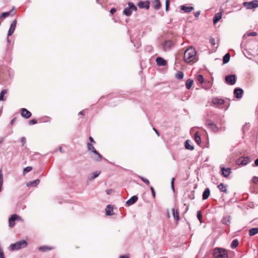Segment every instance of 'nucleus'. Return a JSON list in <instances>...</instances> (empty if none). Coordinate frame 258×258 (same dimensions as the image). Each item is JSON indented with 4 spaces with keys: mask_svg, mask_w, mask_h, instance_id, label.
<instances>
[{
    "mask_svg": "<svg viewBox=\"0 0 258 258\" xmlns=\"http://www.w3.org/2000/svg\"><path fill=\"white\" fill-rule=\"evenodd\" d=\"M196 54L197 51L196 49L192 47H190L184 52V60L186 62H190L193 61L196 56Z\"/></svg>",
    "mask_w": 258,
    "mask_h": 258,
    "instance_id": "f257e3e1",
    "label": "nucleus"
},
{
    "mask_svg": "<svg viewBox=\"0 0 258 258\" xmlns=\"http://www.w3.org/2000/svg\"><path fill=\"white\" fill-rule=\"evenodd\" d=\"M214 258H228V254L226 249L221 247H216L213 250Z\"/></svg>",
    "mask_w": 258,
    "mask_h": 258,
    "instance_id": "f03ea898",
    "label": "nucleus"
},
{
    "mask_svg": "<svg viewBox=\"0 0 258 258\" xmlns=\"http://www.w3.org/2000/svg\"><path fill=\"white\" fill-rule=\"evenodd\" d=\"M27 242L25 240H21L15 243L11 244L10 246L12 250H17L26 247L27 245Z\"/></svg>",
    "mask_w": 258,
    "mask_h": 258,
    "instance_id": "7ed1b4c3",
    "label": "nucleus"
},
{
    "mask_svg": "<svg viewBox=\"0 0 258 258\" xmlns=\"http://www.w3.org/2000/svg\"><path fill=\"white\" fill-rule=\"evenodd\" d=\"M205 124L207 128L211 131V132L216 133H218L220 128H219L216 124H215L212 120L207 119L206 121Z\"/></svg>",
    "mask_w": 258,
    "mask_h": 258,
    "instance_id": "20e7f679",
    "label": "nucleus"
},
{
    "mask_svg": "<svg viewBox=\"0 0 258 258\" xmlns=\"http://www.w3.org/2000/svg\"><path fill=\"white\" fill-rule=\"evenodd\" d=\"M16 220L23 221L22 218L20 216L16 214L12 215L9 219V227L11 228L14 227L15 225V221Z\"/></svg>",
    "mask_w": 258,
    "mask_h": 258,
    "instance_id": "39448f33",
    "label": "nucleus"
},
{
    "mask_svg": "<svg viewBox=\"0 0 258 258\" xmlns=\"http://www.w3.org/2000/svg\"><path fill=\"white\" fill-rule=\"evenodd\" d=\"M243 5L249 10L255 9L258 7V0H253L251 2H245Z\"/></svg>",
    "mask_w": 258,
    "mask_h": 258,
    "instance_id": "423d86ee",
    "label": "nucleus"
},
{
    "mask_svg": "<svg viewBox=\"0 0 258 258\" xmlns=\"http://www.w3.org/2000/svg\"><path fill=\"white\" fill-rule=\"evenodd\" d=\"M250 161L248 157H241L236 160V164L239 166H244L249 163Z\"/></svg>",
    "mask_w": 258,
    "mask_h": 258,
    "instance_id": "0eeeda50",
    "label": "nucleus"
},
{
    "mask_svg": "<svg viewBox=\"0 0 258 258\" xmlns=\"http://www.w3.org/2000/svg\"><path fill=\"white\" fill-rule=\"evenodd\" d=\"M225 82L229 85H233L236 81V76L235 75H228L225 78Z\"/></svg>",
    "mask_w": 258,
    "mask_h": 258,
    "instance_id": "6e6552de",
    "label": "nucleus"
},
{
    "mask_svg": "<svg viewBox=\"0 0 258 258\" xmlns=\"http://www.w3.org/2000/svg\"><path fill=\"white\" fill-rule=\"evenodd\" d=\"M16 12V10L15 7H13L10 11L3 13L0 15V19L5 18L9 16H13Z\"/></svg>",
    "mask_w": 258,
    "mask_h": 258,
    "instance_id": "1a4fd4ad",
    "label": "nucleus"
},
{
    "mask_svg": "<svg viewBox=\"0 0 258 258\" xmlns=\"http://www.w3.org/2000/svg\"><path fill=\"white\" fill-rule=\"evenodd\" d=\"M150 2L149 1H140L138 3L137 6L140 9H146L148 10L150 8Z\"/></svg>",
    "mask_w": 258,
    "mask_h": 258,
    "instance_id": "9d476101",
    "label": "nucleus"
},
{
    "mask_svg": "<svg viewBox=\"0 0 258 258\" xmlns=\"http://www.w3.org/2000/svg\"><path fill=\"white\" fill-rule=\"evenodd\" d=\"M21 116L26 119L29 118L31 115V112L25 108H22L20 109Z\"/></svg>",
    "mask_w": 258,
    "mask_h": 258,
    "instance_id": "9b49d317",
    "label": "nucleus"
},
{
    "mask_svg": "<svg viewBox=\"0 0 258 258\" xmlns=\"http://www.w3.org/2000/svg\"><path fill=\"white\" fill-rule=\"evenodd\" d=\"M233 94L235 98L240 99L242 97L243 90L240 88H235L234 90Z\"/></svg>",
    "mask_w": 258,
    "mask_h": 258,
    "instance_id": "f8f14e48",
    "label": "nucleus"
},
{
    "mask_svg": "<svg viewBox=\"0 0 258 258\" xmlns=\"http://www.w3.org/2000/svg\"><path fill=\"white\" fill-rule=\"evenodd\" d=\"M17 22V20L15 19L13 21V22L11 24L10 28L8 32V34H7L8 37L11 36L14 32L16 27Z\"/></svg>",
    "mask_w": 258,
    "mask_h": 258,
    "instance_id": "ddd939ff",
    "label": "nucleus"
},
{
    "mask_svg": "<svg viewBox=\"0 0 258 258\" xmlns=\"http://www.w3.org/2000/svg\"><path fill=\"white\" fill-rule=\"evenodd\" d=\"M173 45V42L171 40H167L163 44V50L165 51H169Z\"/></svg>",
    "mask_w": 258,
    "mask_h": 258,
    "instance_id": "4468645a",
    "label": "nucleus"
},
{
    "mask_svg": "<svg viewBox=\"0 0 258 258\" xmlns=\"http://www.w3.org/2000/svg\"><path fill=\"white\" fill-rule=\"evenodd\" d=\"M231 221V217L229 215H225L223 217L221 223L225 225L229 226Z\"/></svg>",
    "mask_w": 258,
    "mask_h": 258,
    "instance_id": "2eb2a0df",
    "label": "nucleus"
},
{
    "mask_svg": "<svg viewBox=\"0 0 258 258\" xmlns=\"http://www.w3.org/2000/svg\"><path fill=\"white\" fill-rule=\"evenodd\" d=\"M221 171L222 176L224 177H228L231 173V169L230 168L221 167Z\"/></svg>",
    "mask_w": 258,
    "mask_h": 258,
    "instance_id": "dca6fc26",
    "label": "nucleus"
},
{
    "mask_svg": "<svg viewBox=\"0 0 258 258\" xmlns=\"http://www.w3.org/2000/svg\"><path fill=\"white\" fill-rule=\"evenodd\" d=\"M157 65L160 67H164L167 64V61L161 57H157L156 59Z\"/></svg>",
    "mask_w": 258,
    "mask_h": 258,
    "instance_id": "f3484780",
    "label": "nucleus"
},
{
    "mask_svg": "<svg viewBox=\"0 0 258 258\" xmlns=\"http://www.w3.org/2000/svg\"><path fill=\"white\" fill-rule=\"evenodd\" d=\"M138 199L137 196H133L130 199H128L125 203L126 206H130L135 204Z\"/></svg>",
    "mask_w": 258,
    "mask_h": 258,
    "instance_id": "a211bd4d",
    "label": "nucleus"
},
{
    "mask_svg": "<svg viewBox=\"0 0 258 258\" xmlns=\"http://www.w3.org/2000/svg\"><path fill=\"white\" fill-rule=\"evenodd\" d=\"M180 9L181 11L186 13H189L194 9L193 7L187 6L186 5H181L180 7Z\"/></svg>",
    "mask_w": 258,
    "mask_h": 258,
    "instance_id": "6ab92c4d",
    "label": "nucleus"
},
{
    "mask_svg": "<svg viewBox=\"0 0 258 258\" xmlns=\"http://www.w3.org/2000/svg\"><path fill=\"white\" fill-rule=\"evenodd\" d=\"M212 102L215 105H223L224 104L225 101L222 99H219L215 97L212 99Z\"/></svg>",
    "mask_w": 258,
    "mask_h": 258,
    "instance_id": "aec40b11",
    "label": "nucleus"
},
{
    "mask_svg": "<svg viewBox=\"0 0 258 258\" xmlns=\"http://www.w3.org/2000/svg\"><path fill=\"white\" fill-rule=\"evenodd\" d=\"M222 12H218L215 15L213 19L214 24H216L222 18Z\"/></svg>",
    "mask_w": 258,
    "mask_h": 258,
    "instance_id": "412c9836",
    "label": "nucleus"
},
{
    "mask_svg": "<svg viewBox=\"0 0 258 258\" xmlns=\"http://www.w3.org/2000/svg\"><path fill=\"white\" fill-rule=\"evenodd\" d=\"M194 140L196 143L198 145H200L201 144V138L200 136V132L197 131L196 132V133L194 135Z\"/></svg>",
    "mask_w": 258,
    "mask_h": 258,
    "instance_id": "4be33fe9",
    "label": "nucleus"
},
{
    "mask_svg": "<svg viewBox=\"0 0 258 258\" xmlns=\"http://www.w3.org/2000/svg\"><path fill=\"white\" fill-rule=\"evenodd\" d=\"M106 214L107 216H111L113 214V208L110 205H108L105 208Z\"/></svg>",
    "mask_w": 258,
    "mask_h": 258,
    "instance_id": "5701e85b",
    "label": "nucleus"
},
{
    "mask_svg": "<svg viewBox=\"0 0 258 258\" xmlns=\"http://www.w3.org/2000/svg\"><path fill=\"white\" fill-rule=\"evenodd\" d=\"M40 181L39 179H37L28 182L26 185L28 187H35L40 183Z\"/></svg>",
    "mask_w": 258,
    "mask_h": 258,
    "instance_id": "b1692460",
    "label": "nucleus"
},
{
    "mask_svg": "<svg viewBox=\"0 0 258 258\" xmlns=\"http://www.w3.org/2000/svg\"><path fill=\"white\" fill-rule=\"evenodd\" d=\"M152 4L153 8L156 10H159L161 7V4L160 0H153Z\"/></svg>",
    "mask_w": 258,
    "mask_h": 258,
    "instance_id": "393cba45",
    "label": "nucleus"
},
{
    "mask_svg": "<svg viewBox=\"0 0 258 258\" xmlns=\"http://www.w3.org/2000/svg\"><path fill=\"white\" fill-rule=\"evenodd\" d=\"M210 195V190L209 188H206L202 195V199L203 200H206L209 197Z\"/></svg>",
    "mask_w": 258,
    "mask_h": 258,
    "instance_id": "a878e982",
    "label": "nucleus"
},
{
    "mask_svg": "<svg viewBox=\"0 0 258 258\" xmlns=\"http://www.w3.org/2000/svg\"><path fill=\"white\" fill-rule=\"evenodd\" d=\"M100 172H101L100 171H96L93 172L92 174H90L88 177L87 180L91 181V180H93L94 179H95V178L99 176Z\"/></svg>",
    "mask_w": 258,
    "mask_h": 258,
    "instance_id": "bb28decb",
    "label": "nucleus"
},
{
    "mask_svg": "<svg viewBox=\"0 0 258 258\" xmlns=\"http://www.w3.org/2000/svg\"><path fill=\"white\" fill-rule=\"evenodd\" d=\"M96 156L93 157V159L96 162H100L102 160L103 156L96 150V152L93 153Z\"/></svg>",
    "mask_w": 258,
    "mask_h": 258,
    "instance_id": "cd10ccee",
    "label": "nucleus"
},
{
    "mask_svg": "<svg viewBox=\"0 0 258 258\" xmlns=\"http://www.w3.org/2000/svg\"><path fill=\"white\" fill-rule=\"evenodd\" d=\"M190 141L187 140L184 143V146L186 149L192 151L194 149V146L190 145Z\"/></svg>",
    "mask_w": 258,
    "mask_h": 258,
    "instance_id": "c85d7f7f",
    "label": "nucleus"
},
{
    "mask_svg": "<svg viewBox=\"0 0 258 258\" xmlns=\"http://www.w3.org/2000/svg\"><path fill=\"white\" fill-rule=\"evenodd\" d=\"M257 233H258V227L252 228L249 230L248 234L250 236H254Z\"/></svg>",
    "mask_w": 258,
    "mask_h": 258,
    "instance_id": "c756f323",
    "label": "nucleus"
},
{
    "mask_svg": "<svg viewBox=\"0 0 258 258\" xmlns=\"http://www.w3.org/2000/svg\"><path fill=\"white\" fill-rule=\"evenodd\" d=\"M230 53H226L223 57V59H222L223 63L226 64V63H228L230 60Z\"/></svg>",
    "mask_w": 258,
    "mask_h": 258,
    "instance_id": "7c9ffc66",
    "label": "nucleus"
},
{
    "mask_svg": "<svg viewBox=\"0 0 258 258\" xmlns=\"http://www.w3.org/2000/svg\"><path fill=\"white\" fill-rule=\"evenodd\" d=\"M218 188L221 191H223L225 193L227 192V186L222 183H221L218 185Z\"/></svg>",
    "mask_w": 258,
    "mask_h": 258,
    "instance_id": "2f4dec72",
    "label": "nucleus"
},
{
    "mask_svg": "<svg viewBox=\"0 0 258 258\" xmlns=\"http://www.w3.org/2000/svg\"><path fill=\"white\" fill-rule=\"evenodd\" d=\"M193 83H194L193 80L188 79L186 81V83H185V86H186V88H187V89L189 90L191 88L192 85H193Z\"/></svg>",
    "mask_w": 258,
    "mask_h": 258,
    "instance_id": "473e14b6",
    "label": "nucleus"
},
{
    "mask_svg": "<svg viewBox=\"0 0 258 258\" xmlns=\"http://www.w3.org/2000/svg\"><path fill=\"white\" fill-rule=\"evenodd\" d=\"M172 215H173V216L174 217V218L177 222L179 220V216L178 210H176V211L175 212L174 209H172Z\"/></svg>",
    "mask_w": 258,
    "mask_h": 258,
    "instance_id": "72a5a7b5",
    "label": "nucleus"
},
{
    "mask_svg": "<svg viewBox=\"0 0 258 258\" xmlns=\"http://www.w3.org/2000/svg\"><path fill=\"white\" fill-rule=\"evenodd\" d=\"M87 149L88 151H91L93 153L96 152V150L91 143H87Z\"/></svg>",
    "mask_w": 258,
    "mask_h": 258,
    "instance_id": "f704fd0d",
    "label": "nucleus"
},
{
    "mask_svg": "<svg viewBox=\"0 0 258 258\" xmlns=\"http://www.w3.org/2000/svg\"><path fill=\"white\" fill-rule=\"evenodd\" d=\"M238 244H239V241L237 239H235L232 240V241L231 243L230 247L231 248L234 249L238 245Z\"/></svg>",
    "mask_w": 258,
    "mask_h": 258,
    "instance_id": "c9c22d12",
    "label": "nucleus"
},
{
    "mask_svg": "<svg viewBox=\"0 0 258 258\" xmlns=\"http://www.w3.org/2000/svg\"><path fill=\"white\" fill-rule=\"evenodd\" d=\"M123 14L126 16H130L132 15V12L128 7L125 8L123 11Z\"/></svg>",
    "mask_w": 258,
    "mask_h": 258,
    "instance_id": "e433bc0d",
    "label": "nucleus"
},
{
    "mask_svg": "<svg viewBox=\"0 0 258 258\" xmlns=\"http://www.w3.org/2000/svg\"><path fill=\"white\" fill-rule=\"evenodd\" d=\"M184 77V74L182 72L178 71L175 74V78L178 80H181Z\"/></svg>",
    "mask_w": 258,
    "mask_h": 258,
    "instance_id": "4c0bfd02",
    "label": "nucleus"
},
{
    "mask_svg": "<svg viewBox=\"0 0 258 258\" xmlns=\"http://www.w3.org/2000/svg\"><path fill=\"white\" fill-rule=\"evenodd\" d=\"M188 198L191 200H194L195 198V190H192L190 191L187 195Z\"/></svg>",
    "mask_w": 258,
    "mask_h": 258,
    "instance_id": "58836bf2",
    "label": "nucleus"
},
{
    "mask_svg": "<svg viewBox=\"0 0 258 258\" xmlns=\"http://www.w3.org/2000/svg\"><path fill=\"white\" fill-rule=\"evenodd\" d=\"M256 35L257 33L256 32H247L243 35V38H245L247 36H255Z\"/></svg>",
    "mask_w": 258,
    "mask_h": 258,
    "instance_id": "ea45409f",
    "label": "nucleus"
},
{
    "mask_svg": "<svg viewBox=\"0 0 258 258\" xmlns=\"http://www.w3.org/2000/svg\"><path fill=\"white\" fill-rule=\"evenodd\" d=\"M128 8L133 11H137V7L132 2H129L128 3Z\"/></svg>",
    "mask_w": 258,
    "mask_h": 258,
    "instance_id": "a19ab883",
    "label": "nucleus"
},
{
    "mask_svg": "<svg viewBox=\"0 0 258 258\" xmlns=\"http://www.w3.org/2000/svg\"><path fill=\"white\" fill-rule=\"evenodd\" d=\"M7 91L6 89L3 90L0 93V101H4V95L7 93Z\"/></svg>",
    "mask_w": 258,
    "mask_h": 258,
    "instance_id": "79ce46f5",
    "label": "nucleus"
},
{
    "mask_svg": "<svg viewBox=\"0 0 258 258\" xmlns=\"http://www.w3.org/2000/svg\"><path fill=\"white\" fill-rule=\"evenodd\" d=\"M32 170V167L31 166H27L26 167H25L23 169V175H25L26 174H27V173H28L29 172H30V171H31Z\"/></svg>",
    "mask_w": 258,
    "mask_h": 258,
    "instance_id": "37998d69",
    "label": "nucleus"
},
{
    "mask_svg": "<svg viewBox=\"0 0 258 258\" xmlns=\"http://www.w3.org/2000/svg\"><path fill=\"white\" fill-rule=\"evenodd\" d=\"M7 71L8 72V76H5L2 74L0 75V77L2 78V79L4 80H7L9 77H11V72L9 69H7Z\"/></svg>",
    "mask_w": 258,
    "mask_h": 258,
    "instance_id": "c03bdc74",
    "label": "nucleus"
},
{
    "mask_svg": "<svg viewBox=\"0 0 258 258\" xmlns=\"http://www.w3.org/2000/svg\"><path fill=\"white\" fill-rule=\"evenodd\" d=\"M249 126L250 124L249 123H245V124L243 125L242 130L243 134L244 133L245 131H247L249 129Z\"/></svg>",
    "mask_w": 258,
    "mask_h": 258,
    "instance_id": "a18cd8bd",
    "label": "nucleus"
},
{
    "mask_svg": "<svg viewBox=\"0 0 258 258\" xmlns=\"http://www.w3.org/2000/svg\"><path fill=\"white\" fill-rule=\"evenodd\" d=\"M197 80L200 83L203 84L204 81L203 76L201 74L198 75L197 76Z\"/></svg>",
    "mask_w": 258,
    "mask_h": 258,
    "instance_id": "49530a36",
    "label": "nucleus"
},
{
    "mask_svg": "<svg viewBox=\"0 0 258 258\" xmlns=\"http://www.w3.org/2000/svg\"><path fill=\"white\" fill-rule=\"evenodd\" d=\"M139 177L146 184L149 185L150 184V181L148 179H146L142 176H139Z\"/></svg>",
    "mask_w": 258,
    "mask_h": 258,
    "instance_id": "de8ad7c7",
    "label": "nucleus"
},
{
    "mask_svg": "<svg viewBox=\"0 0 258 258\" xmlns=\"http://www.w3.org/2000/svg\"><path fill=\"white\" fill-rule=\"evenodd\" d=\"M170 5V0H166L165 1V11L166 12L169 11Z\"/></svg>",
    "mask_w": 258,
    "mask_h": 258,
    "instance_id": "09e8293b",
    "label": "nucleus"
},
{
    "mask_svg": "<svg viewBox=\"0 0 258 258\" xmlns=\"http://www.w3.org/2000/svg\"><path fill=\"white\" fill-rule=\"evenodd\" d=\"M197 218L200 222L202 223V215L201 211H198L197 212Z\"/></svg>",
    "mask_w": 258,
    "mask_h": 258,
    "instance_id": "8fccbe9b",
    "label": "nucleus"
},
{
    "mask_svg": "<svg viewBox=\"0 0 258 258\" xmlns=\"http://www.w3.org/2000/svg\"><path fill=\"white\" fill-rule=\"evenodd\" d=\"M39 250H42V251H45V250H47L48 249H50V248L49 247H48V246H40V247H39Z\"/></svg>",
    "mask_w": 258,
    "mask_h": 258,
    "instance_id": "3c124183",
    "label": "nucleus"
},
{
    "mask_svg": "<svg viewBox=\"0 0 258 258\" xmlns=\"http://www.w3.org/2000/svg\"><path fill=\"white\" fill-rule=\"evenodd\" d=\"M20 142L22 143V146H24V145L26 144V140L25 137H22L21 138Z\"/></svg>",
    "mask_w": 258,
    "mask_h": 258,
    "instance_id": "603ef678",
    "label": "nucleus"
},
{
    "mask_svg": "<svg viewBox=\"0 0 258 258\" xmlns=\"http://www.w3.org/2000/svg\"><path fill=\"white\" fill-rule=\"evenodd\" d=\"M37 120L36 119H32L29 121V125H32L37 123Z\"/></svg>",
    "mask_w": 258,
    "mask_h": 258,
    "instance_id": "864d4df0",
    "label": "nucleus"
},
{
    "mask_svg": "<svg viewBox=\"0 0 258 258\" xmlns=\"http://www.w3.org/2000/svg\"><path fill=\"white\" fill-rule=\"evenodd\" d=\"M150 189H151V192H152V196H153V198H155L156 192H155L154 188H153V186H151L150 187Z\"/></svg>",
    "mask_w": 258,
    "mask_h": 258,
    "instance_id": "5fc2aeb1",
    "label": "nucleus"
},
{
    "mask_svg": "<svg viewBox=\"0 0 258 258\" xmlns=\"http://www.w3.org/2000/svg\"><path fill=\"white\" fill-rule=\"evenodd\" d=\"M4 179H3V174L2 172V170H0V183H3Z\"/></svg>",
    "mask_w": 258,
    "mask_h": 258,
    "instance_id": "6e6d98bb",
    "label": "nucleus"
},
{
    "mask_svg": "<svg viewBox=\"0 0 258 258\" xmlns=\"http://www.w3.org/2000/svg\"><path fill=\"white\" fill-rule=\"evenodd\" d=\"M210 42L212 45H215V40L213 37L210 38Z\"/></svg>",
    "mask_w": 258,
    "mask_h": 258,
    "instance_id": "4d7b16f0",
    "label": "nucleus"
},
{
    "mask_svg": "<svg viewBox=\"0 0 258 258\" xmlns=\"http://www.w3.org/2000/svg\"><path fill=\"white\" fill-rule=\"evenodd\" d=\"M252 180L253 183H258V177L253 176Z\"/></svg>",
    "mask_w": 258,
    "mask_h": 258,
    "instance_id": "13d9d810",
    "label": "nucleus"
},
{
    "mask_svg": "<svg viewBox=\"0 0 258 258\" xmlns=\"http://www.w3.org/2000/svg\"><path fill=\"white\" fill-rule=\"evenodd\" d=\"M200 14H201V11H197V12H195V13H194V16H195L196 17V18H198L199 17V16H200Z\"/></svg>",
    "mask_w": 258,
    "mask_h": 258,
    "instance_id": "bf43d9fd",
    "label": "nucleus"
},
{
    "mask_svg": "<svg viewBox=\"0 0 258 258\" xmlns=\"http://www.w3.org/2000/svg\"><path fill=\"white\" fill-rule=\"evenodd\" d=\"M116 11V10L115 8H111L110 10V13L111 14V15H113L114 13H115Z\"/></svg>",
    "mask_w": 258,
    "mask_h": 258,
    "instance_id": "052dcab7",
    "label": "nucleus"
},
{
    "mask_svg": "<svg viewBox=\"0 0 258 258\" xmlns=\"http://www.w3.org/2000/svg\"><path fill=\"white\" fill-rule=\"evenodd\" d=\"M252 166H258V158L254 160V164L252 165Z\"/></svg>",
    "mask_w": 258,
    "mask_h": 258,
    "instance_id": "680f3d73",
    "label": "nucleus"
},
{
    "mask_svg": "<svg viewBox=\"0 0 258 258\" xmlns=\"http://www.w3.org/2000/svg\"><path fill=\"white\" fill-rule=\"evenodd\" d=\"M153 130L155 131V132L156 133L157 135L159 137L160 136V133L158 132V131L156 128H155L154 127H153Z\"/></svg>",
    "mask_w": 258,
    "mask_h": 258,
    "instance_id": "e2e57ef3",
    "label": "nucleus"
},
{
    "mask_svg": "<svg viewBox=\"0 0 258 258\" xmlns=\"http://www.w3.org/2000/svg\"><path fill=\"white\" fill-rule=\"evenodd\" d=\"M89 140L90 141L91 143H95V142L94 141L93 138L92 137H91V136H90L89 137Z\"/></svg>",
    "mask_w": 258,
    "mask_h": 258,
    "instance_id": "0e129e2a",
    "label": "nucleus"
},
{
    "mask_svg": "<svg viewBox=\"0 0 258 258\" xmlns=\"http://www.w3.org/2000/svg\"><path fill=\"white\" fill-rule=\"evenodd\" d=\"M119 258H129L128 255H121L119 256Z\"/></svg>",
    "mask_w": 258,
    "mask_h": 258,
    "instance_id": "69168bd1",
    "label": "nucleus"
},
{
    "mask_svg": "<svg viewBox=\"0 0 258 258\" xmlns=\"http://www.w3.org/2000/svg\"><path fill=\"white\" fill-rule=\"evenodd\" d=\"M16 120V118L14 117L11 121V124L13 125Z\"/></svg>",
    "mask_w": 258,
    "mask_h": 258,
    "instance_id": "338daca9",
    "label": "nucleus"
},
{
    "mask_svg": "<svg viewBox=\"0 0 258 258\" xmlns=\"http://www.w3.org/2000/svg\"><path fill=\"white\" fill-rule=\"evenodd\" d=\"M4 141V138L3 137H0V144H2Z\"/></svg>",
    "mask_w": 258,
    "mask_h": 258,
    "instance_id": "774afa93",
    "label": "nucleus"
}]
</instances>
